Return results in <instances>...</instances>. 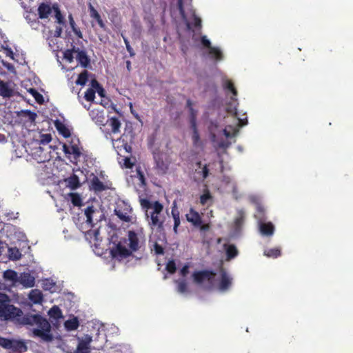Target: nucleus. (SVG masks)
Segmentation results:
<instances>
[{"label": "nucleus", "mask_w": 353, "mask_h": 353, "mask_svg": "<svg viewBox=\"0 0 353 353\" xmlns=\"http://www.w3.org/2000/svg\"><path fill=\"white\" fill-rule=\"evenodd\" d=\"M223 88L225 90L230 92L232 94L233 96L231 97V100L236 102V99H235V97L237 96V90L233 82L230 79H225L223 81Z\"/></svg>", "instance_id": "obj_19"}, {"label": "nucleus", "mask_w": 353, "mask_h": 353, "mask_svg": "<svg viewBox=\"0 0 353 353\" xmlns=\"http://www.w3.org/2000/svg\"><path fill=\"white\" fill-rule=\"evenodd\" d=\"M29 299L34 303H41L43 300V295L39 290H32L28 295Z\"/></svg>", "instance_id": "obj_26"}, {"label": "nucleus", "mask_w": 353, "mask_h": 353, "mask_svg": "<svg viewBox=\"0 0 353 353\" xmlns=\"http://www.w3.org/2000/svg\"><path fill=\"white\" fill-rule=\"evenodd\" d=\"M232 285V279L229 277L226 272H221V279L219 283V289L222 291L227 290Z\"/></svg>", "instance_id": "obj_21"}, {"label": "nucleus", "mask_w": 353, "mask_h": 353, "mask_svg": "<svg viewBox=\"0 0 353 353\" xmlns=\"http://www.w3.org/2000/svg\"><path fill=\"white\" fill-rule=\"evenodd\" d=\"M91 341L92 338L88 335L83 339L79 338V343L74 353H90Z\"/></svg>", "instance_id": "obj_11"}, {"label": "nucleus", "mask_w": 353, "mask_h": 353, "mask_svg": "<svg viewBox=\"0 0 353 353\" xmlns=\"http://www.w3.org/2000/svg\"><path fill=\"white\" fill-rule=\"evenodd\" d=\"M18 279V283L26 288H31L34 285V278L30 273H21Z\"/></svg>", "instance_id": "obj_16"}, {"label": "nucleus", "mask_w": 353, "mask_h": 353, "mask_svg": "<svg viewBox=\"0 0 353 353\" xmlns=\"http://www.w3.org/2000/svg\"><path fill=\"white\" fill-rule=\"evenodd\" d=\"M191 128L192 130V140L193 145L194 146H199L201 143V140H200V135H199L196 125H194V126H191Z\"/></svg>", "instance_id": "obj_34"}, {"label": "nucleus", "mask_w": 353, "mask_h": 353, "mask_svg": "<svg viewBox=\"0 0 353 353\" xmlns=\"http://www.w3.org/2000/svg\"><path fill=\"white\" fill-rule=\"evenodd\" d=\"M91 188L95 192H101L107 188V186L101 182L98 177L94 176L91 180Z\"/></svg>", "instance_id": "obj_27"}, {"label": "nucleus", "mask_w": 353, "mask_h": 353, "mask_svg": "<svg viewBox=\"0 0 353 353\" xmlns=\"http://www.w3.org/2000/svg\"><path fill=\"white\" fill-rule=\"evenodd\" d=\"M201 43L204 48L210 49L212 47L211 42L208 39L206 36H202L201 38Z\"/></svg>", "instance_id": "obj_55"}, {"label": "nucleus", "mask_w": 353, "mask_h": 353, "mask_svg": "<svg viewBox=\"0 0 353 353\" xmlns=\"http://www.w3.org/2000/svg\"><path fill=\"white\" fill-rule=\"evenodd\" d=\"M66 186L70 188L71 190H76L78 188L81 183L79 177L75 174H72L70 176L65 179Z\"/></svg>", "instance_id": "obj_20"}, {"label": "nucleus", "mask_w": 353, "mask_h": 353, "mask_svg": "<svg viewBox=\"0 0 353 353\" xmlns=\"http://www.w3.org/2000/svg\"><path fill=\"white\" fill-rule=\"evenodd\" d=\"M230 145V143L228 140L222 139L220 141H219L217 145L219 148L221 149H226L228 148Z\"/></svg>", "instance_id": "obj_57"}, {"label": "nucleus", "mask_w": 353, "mask_h": 353, "mask_svg": "<svg viewBox=\"0 0 353 353\" xmlns=\"http://www.w3.org/2000/svg\"><path fill=\"white\" fill-rule=\"evenodd\" d=\"M193 103L192 101L189 99L186 101V107L188 108L190 112V125L194 126V125H196V110L193 108Z\"/></svg>", "instance_id": "obj_22"}, {"label": "nucleus", "mask_w": 353, "mask_h": 353, "mask_svg": "<svg viewBox=\"0 0 353 353\" xmlns=\"http://www.w3.org/2000/svg\"><path fill=\"white\" fill-rule=\"evenodd\" d=\"M48 314L51 318L58 319L63 318L61 310L57 305H54L48 312Z\"/></svg>", "instance_id": "obj_35"}, {"label": "nucleus", "mask_w": 353, "mask_h": 353, "mask_svg": "<svg viewBox=\"0 0 353 353\" xmlns=\"http://www.w3.org/2000/svg\"><path fill=\"white\" fill-rule=\"evenodd\" d=\"M8 256L12 261H17L21 258L22 254L18 248H8Z\"/></svg>", "instance_id": "obj_30"}, {"label": "nucleus", "mask_w": 353, "mask_h": 353, "mask_svg": "<svg viewBox=\"0 0 353 353\" xmlns=\"http://www.w3.org/2000/svg\"><path fill=\"white\" fill-rule=\"evenodd\" d=\"M76 54V59L79 62V63L83 66L86 67L89 63V59L85 53V52L83 50H79V49H77L75 50Z\"/></svg>", "instance_id": "obj_24"}, {"label": "nucleus", "mask_w": 353, "mask_h": 353, "mask_svg": "<svg viewBox=\"0 0 353 353\" xmlns=\"http://www.w3.org/2000/svg\"><path fill=\"white\" fill-rule=\"evenodd\" d=\"M75 50H77L74 48L72 49V50H68L64 52L63 57L65 60H67L69 62H72L73 60V54L75 53Z\"/></svg>", "instance_id": "obj_54"}, {"label": "nucleus", "mask_w": 353, "mask_h": 353, "mask_svg": "<svg viewBox=\"0 0 353 353\" xmlns=\"http://www.w3.org/2000/svg\"><path fill=\"white\" fill-rule=\"evenodd\" d=\"M71 201L75 206H80L81 205V199L77 194H71Z\"/></svg>", "instance_id": "obj_53"}, {"label": "nucleus", "mask_w": 353, "mask_h": 353, "mask_svg": "<svg viewBox=\"0 0 353 353\" xmlns=\"http://www.w3.org/2000/svg\"><path fill=\"white\" fill-rule=\"evenodd\" d=\"M215 275L216 273L214 271L205 270L194 272L192 274V277L194 282L196 284H201L205 281H208L210 283H212Z\"/></svg>", "instance_id": "obj_7"}, {"label": "nucleus", "mask_w": 353, "mask_h": 353, "mask_svg": "<svg viewBox=\"0 0 353 353\" xmlns=\"http://www.w3.org/2000/svg\"><path fill=\"white\" fill-rule=\"evenodd\" d=\"M94 252L97 255L103 259L107 264L110 263V248L109 247L104 249L101 246L99 243H96L94 245Z\"/></svg>", "instance_id": "obj_14"}, {"label": "nucleus", "mask_w": 353, "mask_h": 353, "mask_svg": "<svg viewBox=\"0 0 353 353\" xmlns=\"http://www.w3.org/2000/svg\"><path fill=\"white\" fill-rule=\"evenodd\" d=\"M13 83L0 81V96L3 98H10L14 95Z\"/></svg>", "instance_id": "obj_13"}, {"label": "nucleus", "mask_w": 353, "mask_h": 353, "mask_svg": "<svg viewBox=\"0 0 353 353\" xmlns=\"http://www.w3.org/2000/svg\"><path fill=\"white\" fill-rule=\"evenodd\" d=\"M7 350H11L16 352H24L27 350V346L25 343L22 341H18L14 339H8Z\"/></svg>", "instance_id": "obj_12"}, {"label": "nucleus", "mask_w": 353, "mask_h": 353, "mask_svg": "<svg viewBox=\"0 0 353 353\" xmlns=\"http://www.w3.org/2000/svg\"><path fill=\"white\" fill-rule=\"evenodd\" d=\"M131 154H122V155H119L118 161L119 164L125 168H132L134 165V160L132 161L130 157Z\"/></svg>", "instance_id": "obj_18"}, {"label": "nucleus", "mask_w": 353, "mask_h": 353, "mask_svg": "<svg viewBox=\"0 0 353 353\" xmlns=\"http://www.w3.org/2000/svg\"><path fill=\"white\" fill-rule=\"evenodd\" d=\"M90 86L92 88H94L95 92H97L98 94L101 97H105V90L100 85V84L98 83V81L93 79L90 81Z\"/></svg>", "instance_id": "obj_32"}, {"label": "nucleus", "mask_w": 353, "mask_h": 353, "mask_svg": "<svg viewBox=\"0 0 353 353\" xmlns=\"http://www.w3.org/2000/svg\"><path fill=\"white\" fill-rule=\"evenodd\" d=\"M259 230L263 235L270 236L274 234V227L271 222L264 223L262 220H260Z\"/></svg>", "instance_id": "obj_17"}, {"label": "nucleus", "mask_w": 353, "mask_h": 353, "mask_svg": "<svg viewBox=\"0 0 353 353\" xmlns=\"http://www.w3.org/2000/svg\"><path fill=\"white\" fill-rule=\"evenodd\" d=\"M0 320L16 321L22 325H36L38 327L32 330L34 336L40 337L46 342L53 339L50 324L46 319L39 314H26L23 316V312L10 304L8 296L3 293H0Z\"/></svg>", "instance_id": "obj_1"}, {"label": "nucleus", "mask_w": 353, "mask_h": 353, "mask_svg": "<svg viewBox=\"0 0 353 353\" xmlns=\"http://www.w3.org/2000/svg\"><path fill=\"white\" fill-rule=\"evenodd\" d=\"M132 252L130 249H128L121 243H119L114 248H112V259L117 258L121 261L132 256Z\"/></svg>", "instance_id": "obj_8"}, {"label": "nucleus", "mask_w": 353, "mask_h": 353, "mask_svg": "<svg viewBox=\"0 0 353 353\" xmlns=\"http://www.w3.org/2000/svg\"><path fill=\"white\" fill-rule=\"evenodd\" d=\"M201 231H208L210 229V225L208 224H203V223L198 225Z\"/></svg>", "instance_id": "obj_64"}, {"label": "nucleus", "mask_w": 353, "mask_h": 353, "mask_svg": "<svg viewBox=\"0 0 353 353\" xmlns=\"http://www.w3.org/2000/svg\"><path fill=\"white\" fill-rule=\"evenodd\" d=\"M94 96H95V89H94V88H92L91 86V88H88L87 90V91L85 92L84 97L86 101H92L94 99Z\"/></svg>", "instance_id": "obj_45"}, {"label": "nucleus", "mask_w": 353, "mask_h": 353, "mask_svg": "<svg viewBox=\"0 0 353 353\" xmlns=\"http://www.w3.org/2000/svg\"><path fill=\"white\" fill-rule=\"evenodd\" d=\"M51 8L49 5L43 3H41L38 8V13L39 15V18H47L48 15L51 13Z\"/></svg>", "instance_id": "obj_28"}, {"label": "nucleus", "mask_w": 353, "mask_h": 353, "mask_svg": "<svg viewBox=\"0 0 353 353\" xmlns=\"http://www.w3.org/2000/svg\"><path fill=\"white\" fill-rule=\"evenodd\" d=\"M52 140L50 134H43L40 135L39 143L40 144L46 145L50 143Z\"/></svg>", "instance_id": "obj_50"}, {"label": "nucleus", "mask_w": 353, "mask_h": 353, "mask_svg": "<svg viewBox=\"0 0 353 353\" xmlns=\"http://www.w3.org/2000/svg\"><path fill=\"white\" fill-rule=\"evenodd\" d=\"M189 272V266L185 265L181 270L180 273L183 276H185Z\"/></svg>", "instance_id": "obj_62"}, {"label": "nucleus", "mask_w": 353, "mask_h": 353, "mask_svg": "<svg viewBox=\"0 0 353 353\" xmlns=\"http://www.w3.org/2000/svg\"><path fill=\"white\" fill-rule=\"evenodd\" d=\"M225 252H226L227 260H228V261L235 258L239 254V251H238L236 247L233 244L229 245L226 248Z\"/></svg>", "instance_id": "obj_29"}, {"label": "nucleus", "mask_w": 353, "mask_h": 353, "mask_svg": "<svg viewBox=\"0 0 353 353\" xmlns=\"http://www.w3.org/2000/svg\"><path fill=\"white\" fill-rule=\"evenodd\" d=\"M20 115L25 118L26 121H30L31 123L34 122L37 117L35 112H31L30 110H22L20 113Z\"/></svg>", "instance_id": "obj_31"}, {"label": "nucleus", "mask_w": 353, "mask_h": 353, "mask_svg": "<svg viewBox=\"0 0 353 353\" xmlns=\"http://www.w3.org/2000/svg\"><path fill=\"white\" fill-rule=\"evenodd\" d=\"M55 18L57 19V22L59 25H61L63 23V17L60 10L58 9L55 10Z\"/></svg>", "instance_id": "obj_56"}, {"label": "nucleus", "mask_w": 353, "mask_h": 353, "mask_svg": "<svg viewBox=\"0 0 353 353\" xmlns=\"http://www.w3.org/2000/svg\"><path fill=\"white\" fill-rule=\"evenodd\" d=\"M171 214L174 219L173 230L175 234H177L178 227L181 224V221L179 211L177 210L175 205L172 208Z\"/></svg>", "instance_id": "obj_23"}, {"label": "nucleus", "mask_w": 353, "mask_h": 353, "mask_svg": "<svg viewBox=\"0 0 353 353\" xmlns=\"http://www.w3.org/2000/svg\"><path fill=\"white\" fill-rule=\"evenodd\" d=\"M55 126L59 132L64 137H69L70 136V130L65 127L64 124L59 121L55 123Z\"/></svg>", "instance_id": "obj_33"}, {"label": "nucleus", "mask_w": 353, "mask_h": 353, "mask_svg": "<svg viewBox=\"0 0 353 353\" xmlns=\"http://www.w3.org/2000/svg\"><path fill=\"white\" fill-rule=\"evenodd\" d=\"M3 278L5 280L11 282L13 284L18 283V274L12 270H7L3 272Z\"/></svg>", "instance_id": "obj_25"}, {"label": "nucleus", "mask_w": 353, "mask_h": 353, "mask_svg": "<svg viewBox=\"0 0 353 353\" xmlns=\"http://www.w3.org/2000/svg\"><path fill=\"white\" fill-rule=\"evenodd\" d=\"M185 1H191V0H178L177 1V6L178 10L179 11V13L181 14V17L183 20L186 22V27L188 30H192V26L196 28H201V19L200 17H199L196 14L195 12H193L192 16H193V23H191L187 21L186 15L184 10V3Z\"/></svg>", "instance_id": "obj_6"}, {"label": "nucleus", "mask_w": 353, "mask_h": 353, "mask_svg": "<svg viewBox=\"0 0 353 353\" xmlns=\"http://www.w3.org/2000/svg\"><path fill=\"white\" fill-rule=\"evenodd\" d=\"M112 146L116 150L117 155H122V154H131L132 147L128 145L123 139H117L114 141L112 139Z\"/></svg>", "instance_id": "obj_10"}, {"label": "nucleus", "mask_w": 353, "mask_h": 353, "mask_svg": "<svg viewBox=\"0 0 353 353\" xmlns=\"http://www.w3.org/2000/svg\"><path fill=\"white\" fill-rule=\"evenodd\" d=\"M128 247L132 252L138 251L141 247L142 242L140 241L139 234L133 230L128 232Z\"/></svg>", "instance_id": "obj_9"}, {"label": "nucleus", "mask_w": 353, "mask_h": 353, "mask_svg": "<svg viewBox=\"0 0 353 353\" xmlns=\"http://www.w3.org/2000/svg\"><path fill=\"white\" fill-rule=\"evenodd\" d=\"M196 165L199 167V168H201V171H199L197 173L199 174L203 179H205L209 176V168L208 165H204L202 166V163L201 161H198Z\"/></svg>", "instance_id": "obj_36"}, {"label": "nucleus", "mask_w": 353, "mask_h": 353, "mask_svg": "<svg viewBox=\"0 0 353 353\" xmlns=\"http://www.w3.org/2000/svg\"><path fill=\"white\" fill-rule=\"evenodd\" d=\"M89 10L90 16L97 20L101 27H103V23L102 20L101 19L99 14L97 12V11L94 9V8L91 3H89Z\"/></svg>", "instance_id": "obj_38"}, {"label": "nucleus", "mask_w": 353, "mask_h": 353, "mask_svg": "<svg viewBox=\"0 0 353 353\" xmlns=\"http://www.w3.org/2000/svg\"><path fill=\"white\" fill-rule=\"evenodd\" d=\"M140 204L145 210L150 227L152 229L162 230L165 222V216L162 214L163 205L158 201L152 202L147 199H141Z\"/></svg>", "instance_id": "obj_2"}, {"label": "nucleus", "mask_w": 353, "mask_h": 353, "mask_svg": "<svg viewBox=\"0 0 353 353\" xmlns=\"http://www.w3.org/2000/svg\"><path fill=\"white\" fill-rule=\"evenodd\" d=\"M167 271L170 274H174L176 270V263L173 260L169 261L165 267Z\"/></svg>", "instance_id": "obj_52"}, {"label": "nucleus", "mask_w": 353, "mask_h": 353, "mask_svg": "<svg viewBox=\"0 0 353 353\" xmlns=\"http://www.w3.org/2000/svg\"><path fill=\"white\" fill-rule=\"evenodd\" d=\"M62 32V27L59 25L56 27V30L54 32V37H60Z\"/></svg>", "instance_id": "obj_61"}, {"label": "nucleus", "mask_w": 353, "mask_h": 353, "mask_svg": "<svg viewBox=\"0 0 353 353\" xmlns=\"http://www.w3.org/2000/svg\"><path fill=\"white\" fill-rule=\"evenodd\" d=\"M29 92L34 97L35 100L39 103H43L44 100L42 94H41L39 92H38L35 89L30 88L29 90Z\"/></svg>", "instance_id": "obj_44"}, {"label": "nucleus", "mask_w": 353, "mask_h": 353, "mask_svg": "<svg viewBox=\"0 0 353 353\" xmlns=\"http://www.w3.org/2000/svg\"><path fill=\"white\" fill-rule=\"evenodd\" d=\"M101 104L106 108V111L104 110H97L96 116L94 117L95 123L101 126V131L105 134V137L108 138V136L110 134V117L109 114L110 113V110H109V107L106 108L108 105V102H106L104 99H101Z\"/></svg>", "instance_id": "obj_4"}, {"label": "nucleus", "mask_w": 353, "mask_h": 353, "mask_svg": "<svg viewBox=\"0 0 353 353\" xmlns=\"http://www.w3.org/2000/svg\"><path fill=\"white\" fill-rule=\"evenodd\" d=\"M69 20H70V25L73 32L75 33V34L77 36H78V37L82 38V34H81V31L76 28L75 22H74L71 14L69 16Z\"/></svg>", "instance_id": "obj_47"}, {"label": "nucleus", "mask_w": 353, "mask_h": 353, "mask_svg": "<svg viewBox=\"0 0 353 353\" xmlns=\"http://www.w3.org/2000/svg\"><path fill=\"white\" fill-rule=\"evenodd\" d=\"M70 148V154H73L74 159L75 160H77L81 154L79 148L74 143L71 144Z\"/></svg>", "instance_id": "obj_43"}, {"label": "nucleus", "mask_w": 353, "mask_h": 353, "mask_svg": "<svg viewBox=\"0 0 353 353\" xmlns=\"http://www.w3.org/2000/svg\"><path fill=\"white\" fill-rule=\"evenodd\" d=\"M177 290L180 293H185L188 291V285L185 280L177 282Z\"/></svg>", "instance_id": "obj_48"}, {"label": "nucleus", "mask_w": 353, "mask_h": 353, "mask_svg": "<svg viewBox=\"0 0 353 353\" xmlns=\"http://www.w3.org/2000/svg\"><path fill=\"white\" fill-rule=\"evenodd\" d=\"M209 54L216 60H221L223 59V54L221 51L216 47H210L209 49Z\"/></svg>", "instance_id": "obj_37"}, {"label": "nucleus", "mask_w": 353, "mask_h": 353, "mask_svg": "<svg viewBox=\"0 0 353 353\" xmlns=\"http://www.w3.org/2000/svg\"><path fill=\"white\" fill-rule=\"evenodd\" d=\"M65 327L69 330H76L79 326V323L77 319L68 320L65 323Z\"/></svg>", "instance_id": "obj_42"}, {"label": "nucleus", "mask_w": 353, "mask_h": 353, "mask_svg": "<svg viewBox=\"0 0 353 353\" xmlns=\"http://www.w3.org/2000/svg\"><path fill=\"white\" fill-rule=\"evenodd\" d=\"M212 199L211 194L208 190H206L204 193L200 196V203L202 205H205L208 200Z\"/></svg>", "instance_id": "obj_49"}, {"label": "nucleus", "mask_w": 353, "mask_h": 353, "mask_svg": "<svg viewBox=\"0 0 353 353\" xmlns=\"http://www.w3.org/2000/svg\"><path fill=\"white\" fill-rule=\"evenodd\" d=\"M114 212L122 221L133 223L134 217L132 216V209L130 205L124 200L118 199L115 201Z\"/></svg>", "instance_id": "obj_5"}, {"label": "nucleus", "mask_w": 353, "mask_h": 353, "mask_svg": "<svg viewBox=\"0 0 353 353\" xmlns=\"http://www.w3.org/2000/svg\"><path fill=\"white\" fill-rule=\"evenodd\" d=\"M186 220L194 226H198L202 223V219L198 212L191 208L188 214H185Z\"/></svg>", "instance_id": "obj_15"}, {"label": "nucleus", "mask_w": 353, "mask_h": 353, "mask_svg": "<svg viewBox=\"0 0 353 353\" xmlns=\"http://www.w3.org/2000/svg\"><path fill=\"white\" fill-rule=\"evenodd\" d=\"M154 251L157 254H163L164 253L163 248L161 245L158 244L157 243H155L154 245Z\"/></svg>", "instance_id": "obj_58"}, {"label": "nucleus", "mask_w": 353, "mask_h": 353, "mask_svg": "<svg viewBox=\"0 0 353 353\" xmlns=\"http://www.w3.org/2000/svg\"><path fill=\"white\" fill-rule=\"evenodd\" d=\"M88 72L87 70H84L82 72L78 77V79L76 81V84L84 85L88 80Z\"/></svg>", "instance_id": "obj_39"}, {"label": "nucleus", "mask_w": 353, "mask_h": 353, "mask_svg": "<svg viewBox=\"0 0 353 353\" xmlns=\"http://www.w3.org/2000/svg\"><path fill=\"white\" fill-rule=\"evenodd\" d=\"M245 221V214L243 211H239L238 213V216L234 220V225L236 228H240Z\"/></svg>", "instance_id": "obj_41"}, {"label": "nucleus", "mask_w": 353, "mask_h": 353, "mask_svg": "<svg viewBox=\"0 0 353 353\" xmlns=\"http://www.w3.org/2000/svg\"><path fill=\"white\" fill-rule=\"evenodd\" d=\"M8 339L6 338H3L0 336V346L6 349V347L8 345Z\"/></svg>", "instance_id": "obj_63"}, {"label": "nucleus", "mask_w": 353, "mask_h": 353, "mask_svg": "<svg viewBox=\"0 0 353 353\" xmlns=\"http://www.w3.org/2000/svg\"><path fill=\"white\" fill-rule=\"evenodd\" d=\"M264 254L268 257L277 258L281 255V250L279 248H271L265 250Z\"/></svg>", "instance_id": "obj_40"}, {"label": "nucleus", "mask_w": 353, "mask_h": 353, "mask_svg": "<svg viewBox=\"0 0 353 353\" xmlns=\"http://www.w3.org/2000/svg\"><path fill=\"white\" fill-rule=\"evenodd\" d=\"M257 212L258 216H260V220H262L264 216L265 210L263 206L258 205L257 206ZM256 217H257V215H255Z\"/></svg>", "instance_id": "obj_59"}, {"label": "nucleus", "mask_w": 353, "mask_h": 353, "mask_svg": "<svg viewBox=\"0 0 353 353\" xmlns=\"http://www.w3.org/2000/svg\"><path fill=\"white\" fill-rule=\"evenodd\" d=\"M121 122L117 118L112 117V132L116 133L119 131Z\"/></svg>", "instance_id": "obj_46"}, {"label": "nucleus", "mask_w": 353, "mask_h": 353, "mask_svg": "<svg viewBox=\"0 0 353 353\" xmlns=\"http://www.w3.org/2000/svg\"><path fill=\"white\" fill-rule=\"evenodd\" d=\"M84 216L85 221L83 223L81 230H86L85 232L93 234L96 241L98 242L99 228L93 230H91V228H93L97 222H101L104 219V214L102 212L94 209L93 206H88L84 210Z\"/></svg>", "instance_id": "obj_3"}, {"label": "nucleus", "mask_w": 353, "mask_h": 353, "mask_svg": "<svg viewBox=\"0 0 353 353\" xmlns=\"http://www.w3.org/2000/svg\"><path fill=\"white\" fill-rule=\"evenodd\" d=\"M236 102H234V101H233V103H230L229 105H228L227 108H226V111L231 114H233V115H235L236 116L237 115V112H236Z\"/></svg>", "instance_id": "obj_51"}, {"label": "nucleus", "mask_w": 353, "mask_h": 353, "mask_svg": "<svg viewBox=\"0 0 353 353\" xmlns=\"http://www.w3.org/2000/svg\"><path fill=\"white\" fill-rule=\"evenodd\" d=\"M44 288L45 290H51L52 288L54 285V283L53 282H51L48 280H47L44 283Z\"/></svg>", "instance_id": "obj_60"}]
</instances>
